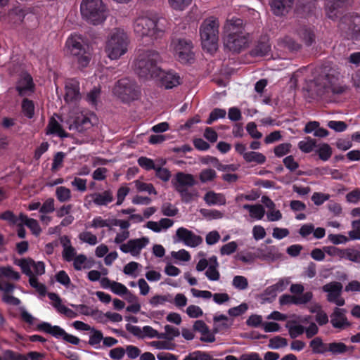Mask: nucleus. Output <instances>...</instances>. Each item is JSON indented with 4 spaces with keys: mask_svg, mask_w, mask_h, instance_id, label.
Returning a JSON list of instances; mask_svg holds the SVG:
<instances>
[{
    "mask_svg": "<svg viewBox=\"0 0 360 360\" xmlns=\"http://www.w3.org/2000/svg\"><path fill=\"white\" fill-rule=\"evenodd\" d=\"M285 327L288 329L290 336L293 339L303 334L305 330L303 326L298 324L295 321H287Z\"/></svg>",
    "mask_w": 360,
    "mask_h": 360,
    "instance_id": "36",
    "label": "nucleus"
},
{
    "mask_svg": "<svg viewBox=\"0 0 360 360\" xmlns=\"http://www.w3.org/2000/svg\"><path fill=\"white\" fill-rule=\"evenodd\" d=\"M1 276L13 281H18L20 278V274L10 266L0 267V277Z\"/></svg>",
    "mask_w": 360,
    "mask_h": 360,
    "instance_id": "47",
    "label": "nucleus"
},
{
    "mask_svg": "<svg viewBox=\"0 0 360 360\" xmlns=\"http://www.w3.org/2000/svg\"><path fill=\"white\" fill-rule=\"evenodd\" d=\"M172 184L174 190L177 191L189 186H195L196 181L193 174L179 172L175 174L172 180Z\"/></svg>",
    "mask_w": 360,
    "mask_h": 360,
    "instance_id": "18",
    "label": "nucleus"
},
{
    "mask_svg": "<svg viewBox=\"0 0 360 360\" xmlns=\"http://www.w3.org/2000/svg\"><path fill=\"white\" fill-rule=\"evenodd\" d=\"M226 115V112L224 109L214 108L210 114L208 119L206 121V124H211L213 122L220 118H224Z\"/></svg>",
    "mask_w": 360,
    "mask_h": 360,
    "instance_id": "56",
    "label": "nucleus"
},
{
    "mask_svg": "<svg viewBox=\"0 0 360 360\" xmlns=\"http://www.w3.org/2000/svg\"><path fill=\"white\" fill-rule=\"evenodd\" d=\"M80 11L83 18L94 25L103 23L107 18L106 6L102 0H82Z\"/></svg>",
    "mask_w": 360,
    "mask_h": 360,
    "instance_id": "7",
    "label": "nucleus"
},
{
    "mask_svg": "<svg viewBox=\"0 0 360 360\" xmlns=\"http://www.w3.org/2000/svg\"><path fill=\"white\" fill-rule=\"evenodd\" d=\"M55 195L60 202H65L71 200V190L65 186H59L56 187Z\"/></svg>",
    "mask_w": 360,
    "mask_h": 360,
    "instance_id": "40",
    "label": "nucleus"
},
{
    "mask_svg": "<svg viewBox=\"0 0 360 360\" xmlns=\"http://www.w3.org/2000/svg\"><path fill=\"white\" fill-rule=\"evenodd\" d=\"M315 153L318 155L320 160L326 162L331 158L333 149L328 143H321L317 144Z\"/></svg>",
    "mask_w": 360,
    "mask_h": 360,
    "instance_id": "35",
    "label": "nucleus"
},
{
    "mask_svg": "<svg viewBox=\"0 0 360 360\" xmlns=\"http://www.w3.org/2000/svg\"><path fill=\"white\" fill-rule=\"evenodd\" d=\"M312 298V292L307 291L301 296L284 294L280 297L279 302L281 305L295 304L299 306L309 303Z\"/></svg>",
    "mask_w": 360,
    "mask_h": 360,
    "instance_id": "15",
    "label": "nucleus"
},
{
    "mask_svg": "<svg viewBox=\"0 0 360 360\" xmlns=\"http://www.w3.org/2000/svg\"><path fill=\"white\" fill-rule=\"evenodd\" d=\"M216 177L217 172L210 168L202 169L199 174V179L202 184L212 182Z\"/></svg>",
    "mask_w": 360,
    "mask_h": 360,
    "instance_id": "48",
    "label": "nucleus"
},
{
    "mask_svg": "<svg viewBox=\"0 0 360 360\" xmlns=\"http://www.w3.org/2000/svg\"><path fill=\"white\" fill-rule=\"evenodd\" d=\"M161 212L165 216L174 217L178 214L179 210L174 205L169 202H166L162 205Z\"/></svg>",
    "mask_w": 360,
    "mask_h": 360,
    "instance_id": "58",
    "label": "nucleus"
},
{
    "mask_svg": "<svg viewBox=\"0 0 360 360\" xmlns=\"http://www.w3.org/2000/svg\"><path fill=\"white\" fill-rule=\"evenodd\" d=\"M34 88L32 77L28 74H25L21 77L16 87L21 96L30 95L34 91Z\"/></svg>",
    "mask_w": 360,
    "mask_h": 360,
    "instance_id": "23",
    "label": "nucleus"
},
{
    "mask_svg": "<svg viewBox=\"0 0 360 360\" xmlns=\"http://www.w3.org/2000/svg\"><path fill=\"white\" fill-rule=\"evenodd\" d=\"M243 208L248 210L250 217L256 220L261 219L265 213L264 209L262 205H244Z\"/></svg>",
    "mask_w": 360,
    "mask_h": 360,
    "instance_id": "37",
    "label": "nucleus"
},
{
    "mask_svg": "<svg viewBox=\"0 0 360 360\" xmlns=\"http://www.w3.org/2000/svg\"><path fill=\"white\" fill-rule=\"evenodd\" d=\"M65 46L68 52L75 57L81 68H85L89 65L91 58V53L89 45L84 42L81 35L71 34L66 41Z\"/></svg>",
    "mask_w": 360,
    "mask_h": 360,
    "instance_id": "6",
    "label": "nucleus"
},
{
    "mask_svg": "<svg viewBox=\"0 0 360 360\" xmlns=\"http://www.w3.org/2000/svg\"><path fill=\"white\" fill-rule=\"evenodd\" d=\"M349 347L343 342L328 343V350L333 355L342 354L347 352Z\"/></svg>",
    "mask_w": 360,
    "mask_h": 360,
    "instance_id": "42",
    "label": "nucleus"
},
{
    "mask_svg": "<svg viewBox=\"0 0 360 360\" xmlns=\"http://www.w3.org/2000/svg\"><path fill=\"white\" fill-rule=\"evenodd\" d=\"M351 262L360 263V251L355 249H345L344 257Z\"/></svg>",
    "mask_w": 360,
    "mask_h": 360,
    "instance_id": "60",
    "label": "nucleus"
},
{
    "mask_svg": "<svg viewBox=\"0 0 360 360\" xmlns=\"http://www.w3.org/2000/svg\"><path fill=\"white\" fill-rule=\"evenodd\" d=\"M38 330L45 332L51 334L56 338H62L63 340L65 335V331L62 328L58 326H51L48 322H42L39 323L37 326Z\"/></svg>",
    "mask_w": 360,
    "mask_h": 360,
    "instance_id": "26",
    "label": "nucleus"
},
{
    "mask_svg": "<svg viewBox=\"0 0 360 360\" xmlns=\"http://www.w3.org/2000/svg\"><path fill=\"white\" fill-rule=\"evenodd\" d=\"M167 29V20L157 15H139L133 22L135 34L141 38L148 37L151 40L161 37Z\"/></svg>",
    "mask_w": 360,
    "mask_h": 360,
    "instance_id": "2",
    "label": "nucleus"
},
{
    "mask_svg": "<svg viewBox=\"0 0 360 360\" xmlns=\"http://www.w3.org/2000/svg\"><path fill=\"white\" fill-rule=\"evenodd\" d=\"M174 243H182L190 248H195L202 243L201 236L184 227H180L174 236Z\"/></svg>",
    "mask_w": 360,
    "mask_h": 360,
    "instance_id": "11",
    "label": "nucleus"
},
{
    "mask_svg": "<svg viewBox=\"0 0 360 360\" xmlns=\"http://www.w3.org/2000/svg\"><path fill=\"white\" fill-rule=\"evenodd\" d=\"M262 318L261 316L258 315H252L247 320V324L248 326L257 327L262 325V327L264 328L265 332H270V323H262Z\"/></svg>",
    "mask_w": 360,
    "mask_h": 360,
    "instance_id": "44",
    "label": "nucleus"
},
{
    "mask_svg": "<svg viewBox=\"0 0 360 360\" xmlns=\"http://www.w3.org/2000/svg\"><path fill=\"white\" fill-rule=\"evenodd\" d=\"M219 264L217 258L215 256H212L210 258V265L205 271V276L208 280L212 281H217L220 278V273L217 268Z\"/></svg>",
    "mask_w": 360,
    "mask_h": 360,
    "instance_id": "31",
    "label": "nucleus"
},
{
    "mask_svg": "<svg viewBox=\"0 0 360 360\" xmlns=\"http://www.w3.org/2000/svg\"><path fill=\"white\" fill-rule=\"evenodd\" d=\"M180 333L177 328L170 325L165 326V333H160V339L173 340L174 338L178 337Z\"/></svg>",
    "mask_w": 360,
    "mask_h": 360,
    "instance_id": "50",
    "label": "nucleus"
},
{
    "mask_svg": "<svg viewBox=\"0 0 360 360\" xmlns=\"http://www.w3.org/2000/svg\"><path fill=\"white\" fill-rule=\"evenodd\" d=\"M137 162L139 165L146 170L155 169L157 166L152 159L146 157H140Z\"/></svg>",
    "mask_w": 360,
    "mask_h": 360,
    "instance_id": "62",
    "label": "nucleus"
},
{
    "mask_svg": "<svg viewBox=\"0 0 360 360\" xmlns=\"http://www.w3.org/2000/svg\"><path fill=\"white\" fill-rule=\"evenodd\" d=\"M353 0H328L326 4V13L328 18L335 20L339 17V9L350 6Z\"/></svg>",
    "mask_w": 360,
    "mask_h": 360,
    "instance_id": "16",
    "label": "nucleus"
},
{
    "mask_svg": "<svg viewBox=\"0 0 360 360\" xmlns=\"http://www.w3.org/2000/svg\"><path fill=\"white\" fill-rule=\"evenodd\" d=\"M150 243L148 237L128 240L124 244L119 246L120 250L125 254H130L132 257H139L142 251Z\"/></svg>",
    "mask_w": 360,
    "mask_h": 360,
    "instance_id": "12",
    "label": "nucleus"
},
{
    "mask_svg": "<svg viewBox=\"0 0 360 360\" xmlns=\"http://www.w3.org/2000/svg\"><path fill=\"white\" fill-rule=\"evenodd\" d=\"M345 309L336 307L330 315V323L333 327L339 330H344L351 326L345 315Z\"/></svg>",
    "mask_w": 360,
    "mask_h": 360,
    "instance_id": "17",
    "label": "nucleus"
},
{
    "mask_svg": "<svg viewBox=\"0 0 360 360\" xmlns=\"http://www.w3.org/2000/svg\"><path fill=\"white\" fill-rule=\"evenodd\" d=\"M193 44L190 40L179 39L173 43L175 56L182 63H191L193 60Z\"/></svg>",
    "mask_w": 360,
    "mask_h": 360,
    "instance_id": "10",
    "label": "nucleus"
},
{
    "mask_svg": "<svg viewBox=\"0 0 360 360\" xmlns=\"http://www.w3.org/2000/svg\"><path fill=\"white\" fill-rule=\"evenodd\" d=\"M328 343L323 342L320 337H316L309 342V347L311 348V352L315 354H323L328 352Z\"/></svg>",
    "mask_w": 360,
    "mask_h": 360,
    "instance_id": "33",
    "label": "nucleus"
},
{
    "mask_svg": "<svg viewBox=\"0 0 360 360\" xmlns=\"http://www.w3.org/2000/svg\"><path fill=\"white\" fill-rule=\"evenodd\" d=\"M38 330L45 332L51 334L56 338H62L63 340L65 335V331L62 328L58 326H51L48 322H42L39 323L37 326Z\"/></svg>",
    "mask_w": 360,
    "mask_h": 360,
    "instance_id": "27",
    "label": "nucleus"
},
{
    "mask_svg": "<svg viewBox=\"0 0 360 360\" xmlns=\"http://www.w3.org/2000/svg\"><path fill=\"white\" fill-rule=\"evenodd\" d=\"M203 200L210 206L224 205L226 203V197L223 193H216L212 191L207 192L203 197Z\"/></svg>",
    "mask_w": 360,
    "mask_h": 360,
    "instance_id": "30",
    "label": "nucleus"
},
{
    "mask_svg": "<svg viewBox=\"0 0 360 360\" xmlns=\"http://www.w3.org/2000/svg\"><path fill=\"white\" fill-rule=\"evenodd\" d=\"M194 186H189L184 187L180 190L176 191L183 202L189 203L195 201L199 197V192L196 188H193Z\"/></svg>",
    "mask_w": 360,
    "mask_h": 360,
    "instance_id": "29",
    "label": "nucleus"
},
{
    "mask_svg": "<svg viewBox=\"0 0 360 360\" xmlns=\"http://www.w3.org/2000/svg\"><path fill=\"white\" fill-rule=\"evenodd\" d=\"M160 56L153 50L141 51L134 61V71L141 77H155L160 75Z\"/></svg>",
    "mask_w": 360,
    "mask_h": 360,
    "instance_id": "3",
    "label": "nucleus"
},
{
    "mask_svg": "<svg viewBox=\"0 0 360 360\" xmlns=\"http://www.w3.org/2000/svg\"><path fill=\"white\" fill-rule=\"evenodd\" d=\"M154 170L155 171V176L157 178L160 179L163 182H167L169 181L172 174L167 168L162 167L160 165H157Z\"/></svg>",
    "mask_w": 360,
    "mask_h": 360,
    "instance_id": "52",
    "label": "nucleus"
},
{
    "mask_svg": "<svg viewBox=\"0 0 360 360\" xmlns=\"http://www.w3.org/2000/svg\"><path fill=\"white\" fill-rule=\"evenodd\" d=\"M183 360H214V359L208 353L198 350L189 353Z\"/></svg>",
    "mask_w": 360,
    "mask_h": 360,
    "instance_id": "51",
    "label": "nucleus"
},
{
    "mask_svg": "<svg viewBox=\"0 0 360 360\" xmlns=\"http://www.w3.org/2000/svg\"><path fill=\"white\" fill-rule=\"evenodd\" d=\"M91 334L89 335V344L94 347L95 349H98L101 347V342L103 339V335L101 331L95 329L94 328H91Z\"/></svg>",
    "mask_w": 360,
    "mask_h": 360,
    "instance_id": "41",
    "label": "nucleus"
},
{
    "mask_svg": "<svg viewBox=\"0 0 360 360\" xmlns=\"http://www.w3.org/2000/svg\"><path fill=\"white\" fill-rule=\"evenodd\" d=\"M269 37L267 34L261 36L257 44L250 51L254 57H261L266 55L269 51Z\"/></svg>",
    "mask_w": 360,
    "mask_h": 360,
    "instance_id": "22",
    "label": "nucleus"
},
{
    "mask_svg": "<svg viewBox=\"0 0 360 360\" xmlns=\"http://www.w3.org/2000/svg\"><path fill=\"white\" fill-rule=\"evenodd\" d=\"M46 134H56L60 138L68 136V134L63 130L62 126L54 117H52L46 127Z\"/></svg>",
    "mask_w": 360,
    "mask_h": 360,
    "instance_id": "32",
    "label": "nucleus"
},
{
    "mask_svg": "<svg viewBox=\"0 0 360 360\" xmlns=\"http://www.w3.org/2000/svg\"><path fill=\"white\" fill-rule=\"evenodd\" d=\"M291 147L292 145L289 143H281L274 148V154L278 158L283 157L290 151Z\"/></svg>",
    "mask_w": 360,
    "mask_h": 360,
    "instance_id": "59",
    "label": "nucleus"
},
{
    "mask_svg": "<svg viewBox=\"0 0 360 360\" xmlns=\"http://www.w3.org/2000/svg\"><path fill=\"white\" fill-rule=\"evenodd\" d=\"M48 297L53 302V307L56 308L59 313L64 314L69 319H74L77 316V312L74 311L73 310L62 304L61 299L56 293L49 292L48 294Z\"/></svg>",
    "mask_w": 360,
    "mask_h": 360,
    "instance_id": "20",
    "label": "nucleus"
},
{
    "mask_svg": "<svg viewBox=\"0 0 360 360\" xmlns=\"http://www.w3.org/2000/svg\"><path fill=\"white\" fill-rule=\"evenodd\" d=\"M340 29L345 32L347 39H360V15L352 14L344 16L341 19Z\"/></svg>",
    "mask_w": 360,
    "mask_h": 360,
    "instance_id": "9",
    "label": "nucleus"
},
{
    "mask_svg": "<svg viewBox=\"0 0 360 360\" xmlns=\"http://www.w3.org/2000/svg\"><path fill=\"white\" fill-rule=\"evenodd\" d=\"M134 184L139 192H146L148 194L157 195V191L152 184L145 183L140 180L134 181Z\"/></svg>",
    "mask_w": 360,
    "mask_h": 360,
    "instance_id": "45",
    "label": "nucleus"
},
{
    "mask_svg": "<svg viewBox=\"0 0 360 360\" xmlns=\"http://www.w3.org/2000/svg\"><path fill=\"white\" fill-rule=\"evenodd\" d=\"M65 158V153L63 152H58L53 158L51 171L56 172L63 167V162Z\"/></svg>",
    "mask_w": 360,
    "mask_h": 360,
    "instance_id": "63",
    "label": "nucleus"
},
{
    "mask_svg": "<svg viewBox=\"0 0 360 360\" xmlns=\"http://www.w3.org/2000/svg\"><path fill=\"white\" fill-rule=\"evenodd\" d=\"M72 262H73L74 269L77 271L89 267L86 265L87 257L84 254L77 255Z\"/></svg>",
    "mask_w": 360,
    "mask_h": 360,
    "instance_id": "53",
    "label": "nucleus"
},
{
    "mask_svg": "<svg viewBox=\"0 0 360 360\" xmlns=\"http://www.w3.org/2000/svg\"><path fill=\"white\" fill-rule=\"evenodd\" d=\"M327 126L334 130L336 132H342L345 131L348 125L344 121H336V120H330L328 122Z\"/></svg>",
    "mask_w": 360,
    "mask_h": 360,
    "instance_id": "61",
    "label": "nucleus"
},
{
    "mask_svg": "<svg viewBox=\"0 0 360 360\" xmlns=\"http://www.w3.org/2000/svg\"><path fill=\"white\" fill-rule=\"evenodd\" d=\"M158 77H160L161 84L165 89H172L181 82L180 77L174 72H162L161 71Z\"/></svg>",
    "mask_w": 360,
    "mask_h": 360,
    "instance_id": "25",
    "label": "nucleus"
},
{
    "mask_svg": "<svg viewBox=\"0 0 360 360\" xmlns=\"http://www.w3.org/2000/svg\"><path fill=\"white\" fill-rule=\"evenodd\" d=\"M192 2V0H168L171 8L176 11H184Z\"/></svg>",
    "mask_w": 360,
    "mask_h": 360,
    "instance_id": "57",
    "label": "nucleus"
},
{
    "mask_svg": "<svg viewBox=\"0 0 360 360\" xmlns=\"http://www.w3.org/2000/svg\"><path fill=\"white\" fill-rule=\"evenodd\" d=\"M244 159L248 162H255L257 164H262L266 160L263 154L253 151L244 153Z\"/></svg>",
    "mask_w": 360,
    "mask_h": 360,
    "instance_id": "46",
    "label": "nucleus"
},
{
    "mask_svg": "<svg viewBox=\"0 0 360 360\" xmlns=\"http://www.w3.org/2000/svg\"><path fill=\"white\" fill-rule=\"evenodd\" d=\"M79 239L90 245H95L98 243L97 236L90 231H82L78 235Z\"/></svg>",
    "mask_w": 360,
    "mask_h": 360,
    "instance_id": "49",
    "label": "nucleus"
},
{
    "mask_svg": "<svg viewBox=\"0 0 360 360\" xmlns=\"http://www.w3.org/2000/svg\"><path fill=\"white\" fill-rule=\"evenodd\" d=\"M97 206H107L114 200L113 193L111 190H105L103 192H96L87 196Z\"/></svg>",
    "mask_w": 360,
    "mask_h": 360,
    "instance_id": "21",
    "label": "nucleus"
},
{
    "mask_svg": "<svg viewBox=\"0 0 360 360\" xmlns=\"http://www.w3.org/2000/svg\"><path fill=\"white\" fill-rule=\"evenodd\" d=\"M129 39L127 32L121 28L113 29L108 34L105 52L111 60H117L128 51Z\"/></svg>",
    "mask_w": 360,
    "mask_h": 360,
    "instance_id": "4",
    "label": "nucleus"
},
{
    "mask_svg": "<svg viewBox=\"0 0 360 360\" xmlns=\"http://www.w3.org/2000/svg\"><path fill=\"white\" fill-rule=\"evenodd\" d=\"M19 219L30 229L34 235L39 236L41 233V229L36 219L29 218L27 215L22 213L19 215Z\"/></svg>",
    "mask_w": 360,
    "mask_h": 360,
    "instance_id": "34",
    "label": "nucleus"
},
{
    "mask_svg": "<svg viewBox=\"0 0 360 360\" xmlns=\"http://www.w3.org/2000/svg\"><path fill=\"white\" fill-rule=\"evenodd\" d=\"M219 21L217 18L210 16L205 19L200 26V36L203 49L212 53L217 49L219 41Z\"/></svg>",
    "mask_w": 360,
    "mask_h": 360,
    "instance_id": "5",
    "label": "nucleus"
},
{
    "mask_svg": "<svg viewBox=\"0 0 360 360\" xmlns=\"http://www.w3.org/2000/svg\"><path fill=\"white\" fill-rule=\"evenodd\" d=\"M300 37L308 46H311L315 41V33L314 28L310 27H302L299 32Z\"/></svg>",
    "mask_w": 360,
    "mask_h": 360,
    "instance_id": "39",
    "label": "nucleus"
},
{
    "mask_svg": "<svg viewBox=\"0 0 360 360\" xmlns=\"http://www.w3.org/2000/svg\"><path fill=\"white\" fill-rule=\"evenodd\" d=\"M101 285L104 289H110L114 294L123 296L127 292V288L122 283L110 281L107 277L101 279Z\"/></svg>",
    "mask_w": 360,
    "mask_h": 360,
    "instance_id": "24",
    "label": "nucleus"
},
{
    "mask_svg": "<svg viewBox=\"0 0 360 360\" xmlns=\"http://www.w3.org/2000/svg\"><path fill=\"white\" fill-rule=\"evenodd\" d=\"M222 41L224 48L238 53L247 49L251 42V36L245 27L243 20L232 17L228 18L222 27Z\"/></svg>",
    "mask_w": 360,
    "mask_h": 360,
    "instance_id": "1",
    "label": "nucleus"
},
{
    "mask_svg": "<svg viewBox=\"0 0 360 360\" xmlns=\"http://www.w3.org/2000/svg\"><path fill=\"white\" fill-rule=\"evenodd\" d=\"M112 92L124 102L136 99L139 93L135 82L127 78L119 80L114 86Z\"/></svg>",
    "mask_w": 360,
    "mask_h": 360,
    "instance_id": "8",
    "label": "nucleus"
},
{
    "mask_svg": "<svg viewBox=\"0 0 360 360\" xmlns=\"http://www.w3.org/2000/svg\"><path fill=\"white\" fill-rule=\"evenodd\" d=\"M342 284L338 281H332L322 287V290L327 292V300L335 303L339 307L345 305V301L340 295L342 291Z\"/></svg>",
    "mask_w": 360,
    "mask_h": 360,
    "instance_id": "13",
    "label": "nucleus"
},
{
    "mask_svg": "<svg viewBox=\"0 0 360 360\" xmlns=\"http://www.w3.org/2000/svg\"><path fill=\"white\" fill-rule=\"evenodd\" d=\"M32 264L33 260L31 259H22L17 263V264L20 266L22 271L29 276V279H30L31 277H36L32 270Z\"/></svg>",
    "mask_w": 360,
    "mask_h": 360,
    "instance_id": "43",
    "label": "nucleus"
},
{
    "mask_svg": "<svg viewBox=\"0 0 360 360\" xmlns=\"http://www.w3.org/2000/svg\"><path fill=\"white\" fill-rule=\"evenodd\" d=\"M79 82L75 79H70L65 84V100L68 103H74L80 99Z\"/></svg>",
    "mask_w": 360,
    "mask_h": 360,
    "instance_id": "19",
    "label": "nucleus"
},
{
    "mask_svg": "<svg viewBox=\"0 0 360 360\" xmlns=\"http://www.w3.org/2000/svg\"><path fill=\"white\" fill-rule=\"evenodd\" d=\"M294 0H271V11L276 15L288 13L293 5Z\"/></svg>",
    "mask_w": 360,
    "mask_h": 360,
    "instance_id": "28",
    "label": "nucleus"
},
{
    "mask_svg": "<svg viewBox=\"0 0 360 360\" xmlns=\"http://www.w3.org/2000/svg\"><path fill=\"white\" fill-rule=\"evenodd\" d=\"M316 140L311 138L310 136L305 137L304 140L300 141L298 143L299 149L304 153H311L314 148H316Z\"/></svg>",
    "mask_w": 360,
    "mask_h": 360,
    "instance_id": "38",
    "label": "nucleus"
},
{
    "mask_svg": "<svg viewBox=\"0 0 360 360\" xmlns=\"http://www.w3.org/2000/svg\"><path fill=\"white\" fill-rule=\"evenodd\" d=\"M22 110L27 117H33L34 114V105L32 101L25 98L22 103Z\"/></svg>",
    "mask_w": 360,
    "mask_h": 360,
    "instance_id": "55",
    "label": "nucleus"
},
{
    "mask_svg": "<svg viewBox=\"0 0 360 360\" xmlns=\"http://www.w3.org/2000/svg\"><path fill=\"white\" fill-rule=\"evenodd\" d=\"M232 285L237 290H244L248 288V281L243 276H236L232 281Z\"/></svg>",
    "mask_w": 360,
    "mask_h": 360,
    "instance_id": "54",
    "label": "nucleus"
},
{
    "mask_svg": "<svg viewBox=\"0 0 360 360\" xmlns=\"http://www.w3.org/2000/svg\"><path fill=\"white\" fill-rule=\"evenodd\" d=\"M3 360H27L25 354L15 352L12 350H6L3 353Z\"/></svg>",
    "mask_w": 360,
    "mask_h": 360,
    "instance_id": "64",
    "label": "nucleus"
},
{
    "mask_svg": "<svg viewBox=\"0 0 360 360\" xmlns=\"http://www.w3.org/2000/svg\"><path fill=\"white\" fill-rule=\"evenodd\" d=\"M96 121V116L94 113L89 115L81 114L76 117L73 124L70 126V129H75L78 131L82 132L90 129Z\"/></svg>",
    "mask_w": 360,
    "mask_h": 360,
    "instance_id": "14",
    "label": "nucleus"
}]
</instances>
